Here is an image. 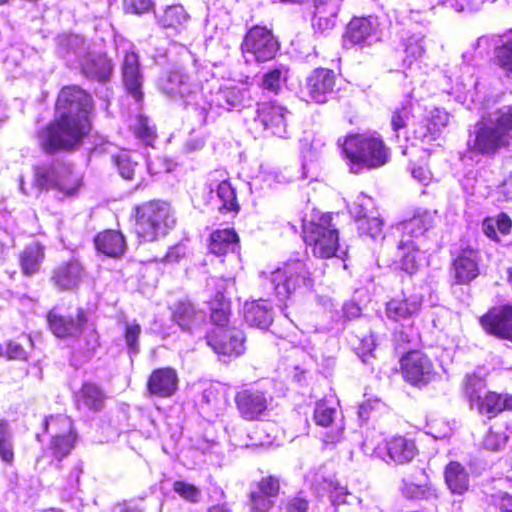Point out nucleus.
<instances>
[{
	"mask_svg": "<svg viewBox=\"0 0 512 512\" xmlns=\"http://www.w3.org/2000/svg\"><path fill=\"white\" fill-rule=\"evenodd\" d=\"M243 315L250 326L260 329H268L273 322L272 306L263 299L246 301Z\"/></svg>",
	"mask_w": 512,
	"mask_h": 512,
	"instance_id": "72a5a7b5",
	"label": "nucleus"
},
{
	"mask_svg": "<svg viewBox=\"0 0 512 512\" xmlns=\"http://www.w3.org/2000/svg\"><path fill=\"white\" fill-rule=\"evenodd\" d=\"M401 495L407 500H429L436 497V488L426 475V480L421 483H415L411 480L403 479L400 487Z\"/></svg>",
	"mask_w": 512,
	"mask_h": 512,
	"instance_id": "58836bf2",
	"label": "nucleus"
},
{
	"mask_svg": "<svg viewBox=\"0 0 512 512\" xmlns=\"http://www.w3.org/2000/svg\"><path fill=\"white\" fill-rule=\"evenodd\" d=\"M211 76V70L187 51L182 55L180 64L173 65L158 78L157 88L166 96L181 100L197 110L201 93L206 89L204 84L208 85Z\"/></svg>",
	"mask_w": 512,
	"mask_h": 512,
	"instance_id": "f03ea898",
	"label": "nucleus"
},
{
	"mask_svg": "<svg viewBox=\"0 0 512 512\" xmlns=\"http://www.w3.org/2000/svg\"><path fill=\"white\" fill-rule=\"evenodd\" d=\"M422 297L414 294L403 293L400 297H393L386 303L385 311L389 319L400 321L407 319L421 308Z\"/></svg>",
	"mask_w": 512,
	"mask_h": 512,
	"instance_id": "c756f323",
	"label": "nucleus"
},
{
	"mask_svg": "<svg viewBox=\"0 0 512 512\" xmlns=\"http://www.w3.org/2000/svg\"><path fill=\"white\" fill-rule=\"evenodd\" d=\"M499 65L512 74V40L506 42L496 50Z\"/></svg>",
	"mask_w": 512,
	"mask_h": 512,
	"instance_id": "680f3d73",
	"label": "nucleus"
},
{
	"mask_svg": "<svg viewBox=\"0 0 512 512\" xmlns=\"http://www.w3.org/2000/svg\"><path fill=\"white\" fill-rule=\"evenodd\" d=\"M151 0H124V8L127 12L142 14L151 8Z\"/></svg>",
	"mask_w": 512,
	"mask_h": 512,
	"instance_id": "0e129e2a",
	"label": "nucleus"
},
{
	"mask_svg": "<svg viewBox=\"0 0 512 512\" xmlns=\"http://www.w3.org/2000/svg\"><path fill=\"white\" fill-rule=\"evenodd\" d=\"M179 377L175 368L157 367L146 380V391L150 397L169 398L178 390Z\"/></svg>",
	"mask_w": 512,
	"mask_h": 512,
	"instance_id": "5701e85b",
	"label": "nucleus"
},
{
	"mask_svg": "<svg viewBox=\"0 0 512 512\" xmlns=\"http://www.w3.org/2000/svg\"><path fill=\"white\" fill-rule=\"evenodd\" d=\"M379 23L376 17H354L346 29V39L353 44H370L377 39Z\"/></svg>",
	"mask_w": 512,
	"mask_h": 512,
	"instance_id": "c85d7f7f",
	"label": "nucleus"
},
{
	"mask_svg": "<svg viewBox=\"0 0 512 512\" xmlns=\"http://www.w3.org/2000/svg\"><path fill=\"white\" fill-rule=\"evenodd\" d=\"M209 249L210 252L215 256L239 254V236L233 229H223L214 231L210 236Z\"/></svg>",
	"mask_w": 512,
	"mask_h": 512,
	"instance_id": "f704fd0d",
	"label": "nucleus"
},
{
	"mask_svg": "<svg viewBox=\"0 0 512 512\" xmlns=\"http://www.w3.org/2000/svg\"><path fill=\"white\" fill-rule=\"evenodd\" d=\"M275 295L280 300L288 299L292 293L304 287L310 288L313 281L302 259L288 260L282 267L272 271L268 277Z\"/></svg>",
	"mask_w": 512,
	"mask_h": 512,
	"instance_id": "9d476101",
	"label": "nucleus"
},
{
	"mask_svg": "<svg viewBox=\"0 0 512 512\" xmlns=\"http://www.w3.org/2000/svg\"><path fill=\"white\" fill-rule=\"evenodd\" d=\"M343 153L352 173L364 168H378L388 161V150L383 141L374 136L351 135L343 144Z\"/></svg>",
	"mask_w": 512,
	"mask_h": 512,
	"instance_id": "423d86ee",
	"label": "nucleus"
},
{
	"mask_svg": "<svg viewBox=\"0 0 512 512\" xmlns=\"http://www.w3.org/2000/svg\"><path fill=\"white\" fill-rule=\"evenodd\" d=\"M425 118L432 125L431 129L439 134L440 130L448 124L449 114L442 109L433 108L425 115Z\"/></svg>",
	"mask_w": 512,
	"mask_h": 512,
	"instance_id": "052dcab7",
	"label": "nucleus"
},
{
	"mask_svg": "<svg viewBox=\"0 0 512 512\" xmlns=\"http://www.w3.org/2000/svg\"><path fill=\"white\" fill-rule=\"evenodd\" d=\"M172 488L177 495L187 502L196 503L199 501L201 491L193 484L177 480L173 483Z\"/></svg>",
	"mask_w": 512,
	"mask_h": 512,
	"instance_id": "09e8293b",
	"label": "nucleus"
},
{
	"mask_svg": "<svg viewBox=\"0 0 512 512\" xmlns=\"http://www.w3.org/2000/svg\"><path fill=\"white\" fill-rule=\"evenodd\" d=\"M134 133L137 138L146 144H151L155 138L154 128L149 125L148 118L142 115L138 116L136 119L134 124Z\"/></svg>",
	"mask_w": 512,
	"mask_h": 512,
	"instance_id": "4d7b16f0",
	"label": "nucleus"
},
{
	"mask_svg": "<svg viewBox=\"0 0 512 512\" xmlns=\"http://www.w3.org/2000/svg\"><path fill=\"white\" fill-rule=\"evenodd\" d=\"M402 380L410 387L422 389L439 376L435 359L423 349H408L399 358Z\"/></svg>",
	"mask_w": 512,
	"mask_h": 512,
	"instance_id": "1a4fd4ad",
	"label": "nucleus"
},
{
	"mask_svg": "<svg viewBox=\"0 0 512 512\" xmlns=\"http://www.w3.org/2000/svg\"><path fill=\"white\" fill-rule=\"evenodd\" d=\"M246 90L232 85L220 86L216 91H209V96L202 91L200 105L197 106L201 122L205 123L210 111L224 109L230 111L242 106Z\"/></svg>",
	"mask_w": 512,
	"mask_h": 512,
	"instance_id": "f3484780",
	"label": "nucleus"
},
{
	"mask_svg": "<svg viewBox=\"0 0 512 512\" xmlns=\"http://www.w3.org/2000/svg\"><path fill=\"white\" fill-rule=\"evenodd\" d=\"M20 267L23 275L31 276L39 271V258H20Z\"/></svg>",
	"mask_w": 512,
	"mask_h": 512,
	"instance_id": "69168bd1",
	"label": "nucleus"
},
{
	"mask_svg": "<svg viewBox=\"0 0 512 512\" xmlns=\"http://www.w3.org/2000/svg\"><path fill=\"white\" fill-rule=\"evenodd\" d=\"M341 490V492L340 490L336 492L337 498H334L333 494L329 497L330 502L334 507V512H349L353 506L354 497L345 485Z\"/></svg>",
	"mask_w": 512,
	"mask_h": 512,
	"instance_id": "3c124183",
	"label": "nucleus"
},
{
	"mask_svg": "<svg viewBox=\"0 0 512 512\" xmlns=\"http://www.w3.org/2000/svg\"><path fill=\"white\" fill-rule=\"evenodd\" d=\"M507 437L503 433H497L492 428L488 430L484 437V446L492 451L500 449L506 443Z\"/></svg>",
	"mask_w": 512,
	"mask_h": 512,
	"instance_id": "e2e57ef3",
	"label": "nucleus"
},
{
	"mask_svg": "<svg viewBox=\"0 0 512 512\" xmlns=\"http://www.w3.org/2000/svg\"><path fill=\"white\" fill-rule=\"evenodd\" d=\"M76 398L79 405L97 412L103 409L107 397L100 385L85 381L78 390Z\"/></svg>",
	"mask_w": 512,
	"mask_h": 512,
	"instance_id": "e433bc0d",
	"label": "nucleus"
},
{
	"mask_svg": "<svg viewBox=\"0 0 512 512\" xmlns=\"http://www.w3.org/2000/svg\"><path fill=\"white\" fill-rule=\"evenodd\" d=\"M494 221L497 223L496 224L497 230L502 235H507L510 232L511 227H512V221L507 214H505V213L499 214L496 218H494Z\"/></svg>",
	"mask_w": 512,
	"mask_h": 512,
	"instance_id": "338daca9",
	"label": "nucleus"
},
{
	"mask_svg": "<svg viewBox=\"0 0 512 512\" xmlns=\"http://www.w3.org/2000/svg\"><path fill=\"white\" fill-rule=\"evenodd\" d=\"M274 502L275 499L252 488L249 493V512H269L274 506Z\"/></svg>",
	"mask_w": 512,
	"mask_h": 512,
	"instance_id": "de8ad7c7",
	"label": "nucleus"
},
{
	"mask_svg": "<svg viewBox=\"0 0 512 512\" xmlns=\"http://www.w3.org/2000/svg\"><path fill=\"white\" fill-rule=\"evenodd\" d=\"M444 482L453 495H463L470 488V475L459 461H449L443 471Z\"/></svg>",
	"mask_w": 512,
	"mask_h": 512,
	"instance_id": "7c9ffc66",
	"label": "nucleus"
},
{
	"mask_svg": "<svg viewBox=\"0 0 512 512\" xmlns=\"http://www.w3.org/2000/svg\"><path fill=\"white\" fill-rule=\"evenodd\" d=\"M207 344L219 356L236 358L245 352L246 336L242 329L218 327L206 336Z\"/></svg>",
	"mask_w": 512,
	"mask_h": 512,
	"instance_id": "a211bd4d",
	"label": "nucleus"
},
{
	"mask_svg": "<svg viewBox=\"0 0 512 512\" xmlns=\"http://www.w3.org/2000/svg\"><path fill=\"white\" fill-rule=\"evenodd\" d=\"M432 125L424 117L421 121L413 124V134L415 139L420 140L423 143H429L436 139L437 133L431 129Z\"/></svg>",
	"mask_w": 512,
	"mask_h": 512,
	"instance_id": "13d9d810",
	"label": "nucleus"
},
{
	"mask_svg": "<svg viewBox=\"0 0 512 512\" xmlns=\"http://www.w3.org/2000/svg\"><path fill=\"white\" fill-rule=\"evenodd\" d=\"M489 505L496 512H512V494L497 491L489 496Z\"/></svg>",
	"mask_w": 512,
	"mask_h": 512,
	"instance_id": "864d4df0",
	"label": "nucleus"
},
{
	"mask_svg": "<svg viewBox=\"0 0 512 512\" xmlns=\"http://www.w3.org/2000/svg\"><path fill=\"white\" fill-rule=\"evenodd\" d=\"M272 398L267 391L245 387L235 393L234 402L239 415L247 421H258L268 410Z\"/></svg>",
	"mask_w": 512,
	"mask_h": 512,
	"instance_id": "6ab92c4d",
	"label": "nucleus"
},
{
	"mask_svg": "<svg viewBox=\"0 0 512 512\" xmlns=\"http://www.w3.org/2000/svg\"><path fill=\"white\" fill-rule=\"evenodd\" d=\"M288 74V69L284 65H279L262 77L261 86L264 90L277 94L282 85L285 83Z\"/></svg>",
	"mask_w": 512,
	"mask_h": 512,
	"instance_id": "37998d69",
	"label": "nucleus"
},
{
	"mask_svg": "<svg viewBox=\"0 0 512 512\" xmlns=\"http://www.w3.org/2000/svg\"><path fill=\"white\" fill-rule=\"evenodd\" d=\"M85 277L84 267L77 259H70L55 268L51 278L60 291H72L79 287Z\"/></svg>",
	"mask_w": 512,
	"mask_h": 512,
	"instance_id": "a878e982",
	"label": "nucleus"
},
{
	"mask_svg": "<svg viewBox=\"0 0 512 512\" xmlns=\"http://www.w3.org/2000/svg\"><path fill=\"white\" fill-rule=\"evenodd\" d=\"M287 113L286 108L274 102L258 103L251 129L258 134L288 137Z\"/></svg>",
	"mask_w": 512,
	"mask_h": 512,
	"instance_id": "dca6fc26",
	"label": "nucleus"
},
{
	"mask_svg": "<svg viewBox=\"0 0 512 512\" xmlns=\"http://www.w3.org/2000/svg\"><path fill=\"white\" fill-rule=\"evenodd\" d=\"M170 320L182 332L192 334L206 323V312L190 299H179L169 305Z\"/></svg>",
	"mask_w": 512,
	"mask_h": 512,
	"instance_id": "aec40b11",
	"label": "nucleus"
},
{
	"mask_svg": "<svg viewBox=\"0 0 512 512\" xmlns=\"http://www.w3.org/2000/svg\"><path fill=\"white\" fill-rule=\"evenodd\" d=\"M511 141L512 131L502 109H499L476 122L467 144L473 152L490 155L508 146Z\"/></svg>",
	"mask_w": 512,
	"mask_h": 512,
	"instance_id": "20e7f679",
	"label": "nucleus"
},
{
	"mask_svg": "<svg viewBox=\"0 0 512 512\" xmlns=\"http://www.w3.org/2000/svg\"><path fill=\"white\" fill-rule=\"evenodd\" d=\"M371 199L365 195H360L357 198L355 207L351 213L355 215L357 228L360 236H369L376 239L382 233V221L378 217H368L364 211V207L370 202Z\"/></svg>",
	"mask_w": 512,
	"mask_h": 512,
	"instance_id": "2f4dec72",
	"label": "nucleus"
},
{
	"mask_svg": "<svg viewBox=\"0 0 512 512\" xmlns=\"http://www.w3.org/2000/svg\"><path fill=\"white\" fill-rule=\"evenodd\" d=\"M190 16L182 5L168 6L163 15L159 18V23L165 28H182L189 22Z\"/></svg>",
	"mask_w": 512,
	"mask_h": 512,
	"instance_id": "79ce46f5",
	"label": "nucleus"
},
{
	"mask_svg": "<svg viewBox=\"0 0 512 512\" xmlns=\"http://www.w3.org/2000/svg\"><path fill=\"white\" fill-rule=\"evenodd\" d=\"M34 184L40 189H53L63 196H74L80 185L81 177L64 163H53L35 169Z\"/></svg>",
	"mask_w": 512,
	"mask_h": 512,
	"instance_id": "9b49d317",
	"label": "nucleus"
},
{
	"mask_svg": "<svg viewBox=\"0 0 512 512\" xmlns=\"http://www.w3.org/2000/svg\"><path fill=\"white\" fill-rule=\"evenodd\" d=\"M411 173L414 179L418 180L420 183L425 185L431 179L430 171L423 166L412 167Z\"/></svg>",
	"mask_w": 512,
	"mask_h": 512,
	"instance_id": "774afa93",
	"label": "nucleus"
},
{
	"mask_svg": "<svg viewBox=\"0 0 512 512\" xmlns=\"http://www.w3.org/2000/svg\"><path fill=\"white\" fill-rule=\"evenodd\" d=\"M314 485L317 491L326 494L330 497L333 494L334 498H337L336 492L342 491V484L337 479L336 475L317 473L314 477Z\"/></svg>",
	"mask_w": 512,
	"mask_h": 512,
	"instance_id": "c03bdc74",
	"label": "nucleus"
},
{
	"mask_svg": "<svg viewBox=\"0 0 512 512\" xmlns=\"http://www.w3.org/2000/svg\"><path fill=\"white\" fill-rule=\"evenodd\" d=\"M0 460L7 467H12L16 460L13 435L6 419H0Z\"/></svg>",
	"mask_w": 512,
	"mask_h": 512,
	"instance_id": "ea45409f",
	"label": "nucleus"
},
{
	"mask_svg": "<svg viewBox=\"0 0 512 512\" xmlns=\"http://www.w3.org/2000/svg\"><path fill=\"white\" fill-rule=\"evenodd\" d=\"M207 188L211 193L214 191L221 203L219 209L235 212L239 210V205L236 198L234 188L230 182L224 178V174L221 171H215L210 174L207 181Z\"/></svg>",
	"mask_w": 512,
	"mask_h": 512,
	"instance_id": "cd10ccee",
	"label": "nucleus"
},
{
	"mask_svg": "<svg viewBox=\"0 0 512 512\" xmlns=\"http://www.w3.org/2000/svg\"><path fill=\"white\" fill-rule=\"evenodd\" d=\"M85 41L78 35H68L59 38L58 53L67 60L73 54L79 61L83 74L91 79L105 81L112 72L111 61L102 54L85 55Z\"/></svg>",
	"mask_w": 512,
	"mask_h": 512,
	"instance_id": "6e6552de",
	"label": "nucleus"
},
{
	"mask_svg": "<svg viewBox=\"0 0 512 512\" xmlns=\"http://www.w3.org/2000/svg\"><path fill=\"white\" fill-rule=\"evenodd\" d=\"M413 102L412 94L409 93L406 99L395 106L391 111L390 124L395 133L406 128L410 118L412 117Z\"/></svg>",
	"mask_w": 512,
	"mask_h": 512,
	"instance_id": "a19ab883",
	"label": "nucleus"
},
{
	"mask_svg": "<svg viewBox=\"0 0 512 512\" xmlns=\"http://www.w3.org/2000/svg\"><path fill=\"white\" fill-rule=\"evenodd\" d=\"M135 232L141 242L165 236L176 224L175 213L164 201H149L135 209Z\"/></svg>",
	"mask_w": 512,
	"mask_h": 512,
	"instance_id": "39448f33",
	"label": "nucleus"
},
{
	"mask_svg": "<svg viewBox=\"0 0 512 512\" xmlns=\"http://www.w3.org/2000/svg\"><path fill=\"white\" fill-rule=\"evenodd\" d=\"M336 410L329 407L326 402L320 401L316 404L313 418L317 425L329 427L334 422Z\"/></svg>",
	"mask_w": 512,
	"mask_h": 512,
	"instance_id": "8fccbe9b",
	"label": "nucleus"
},
{
	"mask_svg": "<svg viewBox=\"0 0 512 512\" xmlns=\"http://www.w3.org/2000/svg\"><path fill=\"white\" fill-rule=\"evenodd\" d=\"M122 78L127 92L137 101L143 99V74L140 71L139 57L133 52H126L122 63Z\"/></svg>",
	"mask_w": 512,
	"mask_h": 512,
	"instance_id": "bb28decb",
	"label": "nucleus"
},
{
	"mask_svg": "<svg viewBox=\"0 0 512 512\" xmlns=\"http://www.w3.org/2000/svg\"><path fill=\"white\" fill-rule=\"evenodd\" d=\"M91 97L77 86L63 88L57 99L54 122L38 135L46 152L71 149L89 132Z\"/></svg>",
	"mask_w": 512,
	"mask_h": 512,
	"instance_id": "f257e3e1",
	"label": "nucleus"
},
{
	"mask_svg": "<svg viewBox=\"0 0 512 512\" xmlns=\"http://www.w3.org/2000/svg\"><path fill=\"white\" fill-rule=\"evenodd\" d=\"M484 381L475 376L469 375L464 381V392L468 397L470 406L481 416L491 420L503 413L502 396L496 391H487L481 394L484 389Z\"/></svg>",
	"mask_w": 512,
	"mask_h": 512,
	"instance_id": "f8f14e48",
	"label": "nucleus"
},
{
	"mask_svg": "<svg viewBox=\"0 0 512 512\" xmlns=\"http://www.w3.org/2000/svg\"><path fill=\"white\" fill-rule=\"evenodd\" d=\"M341 0H315V16L322 18H335L340 10Z\"/></svg>",
	"mask_w": 512,
	"mask_h": 512,
	"instance_id": "603ef678",
	"label": "nucleus"
},
{
	"mask_svg": "<svg viewBox=\"0 0 512 512\" xmlns=\"http://www.w3.org/2000/svg\"><path fill=\"white\" fill-rule=\"evenodd\" d=\"M46 319L49 330L55 337L79 338L88 323V314L84 308H77L73 314L56 306L48 311Z\"/></svg>",
	"mask_w": 512,
	"mask_h": 512,
	"instance_id": "4468645a",
	"label": "nucleus"
},
{
	"mask_svg": "<svg viewBox=\"0 0 512 512\" xmlns=\"http://www.w3.org/2000/svg\"><path fill=\"white\" fill-rule=\"evenodd\" d=\"M380 450L384 451L386 462L404 465L412 462L419 455L416 440L409 434H395L383 440Z\"/></svg>",
	"mask_w": 512,
	"mask_h": 512,
	"instance_id": "412c9836",
	"label": "nucleus"
},
{
	"mask_svg": "<svg viewBox=\"0 0 512 512\" xmlns=\"http://www.w3.org/2000/svg\"><path fill=\"white\" fill-rule=\"evenodd\" d=\"M303 240L312 247L314 256H347L348 249L339 244L338 232L331 224V215L322 214L303 220Z\"/></svg>",
	"mask_w": 512,
	"mask_h": 512,
	"instance_id": "0eeeda50",
	"label": "nucleus"
},
{
	"mask_svg": "<svg viewBox=\"0 0 512 512\" xmlns=\"http://www.w3.org/2000/svg\"><path fill=\"white\" fill-rule=\"evenodd\" d=\"M225 290L220 286L207 301L209 319L217 328L227 326L232 315L231 301L225 296Z\"/></svg>",
	"mask_w": 512,
	"mask_h": 512,
	"instance_id": "473e14b6",
	"label": "nucleus"
},
{
	"mask_svg": "<svg viewBox=\"0 0 512 512\" xmlns=\"http://www.w3.org/2000/svg\"><path fill=\"white\" fill-rule=\"evenodd\" d=\"M335 80L333 70L326 68L313 70L306 80V92L310 100L316 103L327 102L333 94Z\"/></svg>",
	"mask_w": 512,
	"mask_h": 512,
	"instance_id": "393cba45",
	"label": "nucleus"
},
{
	"mask_svg": "<svg viewBox=\"0 0 512 512\" xmlns=\"http://www.w3.org/2000/svg\"><path fill=\"white\" fill-rule=\"evenodd\" d=\"M120 175L124 179H132L135 169L138 166L137 162L133 160L132 155L128 152H122L115 158Z\"/></svg>",
	"mask_w": 512,
	"mask_h": 512,
	"instance_id": "5fc2aeb1",
	"label": "nucleus"
},
{
	"mask_svg": "<svg viewBox=\"0 0 512 512\" xmlns=\"http://www.w3.org/2000/svg\"><path fill=\"white\" fill-rule=\"evenodd\" d=\"M241 49L246 61L265 62L274 58L279 43L270 29L254 26L246 33Z\"/></svg>",
	"mask_w": 512,
	"mask_h": 512,
	"instance_id": "ddd939ff",
	"label": "nucleus"
},
{
	"mask_svg": "<svg viewBox=\"0 0 512 512\" xmlns=\"http://www.w3.org/2000/svg\"><path fill=\"white\" fill-rule=\"evenodd\" d=\"M433 225V215L430 212H423L414 215L409 220L402 222L397 230L401 232V239L398 242V252L401 256H410L415 252H426L421 250L422 236Z\"/></svg>",
	"mask_w": 512,
	"mask_h": 512,
	"instance_id": "2eb2a0df",
	"label": "nucleus"
},
{
	"mask_svg": "<svg viewBox=\"0 0 512 512\" xmlns=\"http://www.w3.org/2000/svg\"><path fill=\"white\" fill-rule=\"evenodd\" d=\"M451 274L456 284L466 285L480 273L475 258H454L451 264Z\"/></svg>",
	"mask_w": 512,
	"mask_h": 512,
	"instance_id": "4c0bfd02",
	"label": "nucleus"
},
{
	"mask_svg": "<svg viewBox=\"0 0 512 512\" xmlns=\"http://www.w3.org/2000/svg\"><path fill=\"white\" fill-rule=\"evenodd\" d=\"M253 488L257 489L259 493L275 499L281 491V479L276 475H266L261 477Z\"/></svg>",
	"mask_w": 512,
	"mask_h": 512,
	"instance_id": "49530a36",
	"label": "nucleus"
},
{
	"mask_svg": "<svg viewBox=\"0 0 512 512\" xmlns=\"http://www.w3.org/2000/svg\"><path fill=\"white\" fill-rule=\"evenodd\" d=\"M309 507V500L300 494L288 497L283 500L279 506L280 510L283 512H308Z\"/></svg>",
	"mask_w": 512,
	"mask_h": 512,
	"instance_id": "6e6d98bb",
	"label": "nucleus"
},
{
	"mask_svg": "<svg viewBox=\"0 0 512 512\" xmlns=\"http://www.w3.org/2000/svg\"><path fill=\"white\" fill-rule=\"evenodd\" d=\"M141 334V326L137 323L127 325L124 331V339L128 346V350L132 354L139 352V337Z\"/></svg>",
	"mask_w": 512,
	"mask_h": 512,
	"instance_id": "bf43d9fd",
	"label": "nucleus"
},
{
	"mask_svg": "<svg viewBox=\"0 0 512 512\" xmlns=\"http://www.w3.org/2000/svg\"><path fill=\"white\" fill-rule=\"evenodd\" d=\"M94 242L97 251L103 256H122L127 247L122 233L114 230L98 234Z\"/></svg>",
	"mask_w": 512,
	"mask_h": 512,
	"instance_id": "c9c22d12",
	"label": "nucleus"
},
{
	"mask_svg": "<svg viewBox=\"0 0 512 512\" xmlns=\"http://www.w3.org/2000/svg\"><path fill=\"white\" fill-rule=\"evenodd\" d=\"M479 323L487 334L512 342V304L491 307Z\"/></svg>",
	"mask_w": 512,
	"mask_h": 512,
	"instance_id": "4be33fe9",
	"label": "nucleus"
},
{
	"mask_svg": "<svg viewBox=\"0 0 512 512\" xmlns=\"http://www.w3.org/2000/svg\"><path fill=\"white\" fill-rule=\"evenodd\" d=\"M423 36L420 33L413 34L403 39L406 57L404 63L412 65L413 61L419 59L424 53Z\"/></svg>",
	"mask_w": 512,
	"mask_h": 512,
	"instance_id": "a18cd8bd",
	"label": "nucleus"
},
{
	"mask_svg": "<svg viewBox=\"0 0 512 512\" xmlns=\"http://www.w3.org/2000/svg\"><path fill=\"white\" fill-rule=\"evenodd\" d=\"M24 341L20 339L9 340L5 344L4 357L9 360L25 362L26 366L20 368L16 374V377L20 380H24L28 377L40 378L42 375V369L38 362H29V351L26 345L31 348L33 343L29 336L23 337Z\"/></svg>",
	"mask_w": 512,
	"mask_h": 512,
	"instance_id": "b1692460",
	"label": "nucleus"
},
{
	"mask_svg": "<svg viewBox=\"0 0 512 512\" xmlns=\"http://www.w3.org/2000/svg\"><path fill=\"white\" fill-rule=\"evenodd\" d=\"M42 434H49L50 439L37 462L61 469L63 459L71 454L78 440L73 420L65 414L46 416L42 422Z\"/></svg>",
	"mask_w": 512,
	"mask_h": 512,
	"instance_id": "7ed1b4c3",
	"label": "nucleus"
}]
</instances>
